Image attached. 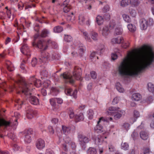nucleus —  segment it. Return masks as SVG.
Segmentation results:
<instances>
[{"mask_svg":"<svg viewBox=\"0 0 154 154\" xmlns=\"http://www.w3.org/2000/svg\"><path fill=\"white\" fill-rule=\"evenodd\" d=\"M75 119L77 121H79L83 120L84 117L83 114L80 113L78 115L75 116Z\"/></svg>","mask_w":154,"mask_h":154,"instance_id":"obj_28","label":"nucleus"},{"mask_svg":"<svg viewBox=\"0 0 154 154\" xmlns=\"http://www.w3.org/2000/svg\"><path fill=\"white\" fill-rule=\"evenodd\" d=\"M78 138L81 144L88 143L89 140L88 138L82 134L79 135Z\"/></svg>","mask_w":154,"mask_h":154,"instance_id":"obj_5","label":"nucleus"},{"mask_svg":"<svg viewBox=\"0 0 154 154\" xmlns=\"http://www.w3.org/2000/svg\"><path fill=\"white\" fill-rule=\"evenodd\" d=\"M140 3V2L136 0H131L130 4L134 6H137Z\"/></svg>","mask_w":154,"mask_h":154,"instance_id":"obj_41","label":"nucleus"},{"mask_svg":"<svg viewBox=\"0 0 154 154\" xmlns=\"http://www.w3.org/2000/svg\"><path fill=\"white\" fill-rule=\"evenodd\" d=\"M49 32L47 30L44 29L42 31L41 36L42 37H45L47 36Z\"/></svg>","mask_w":154,"mask_h":154,"instance_id":"obj_33","label":"nucleus"},{"mask_svg":"<svg viewBox=\"0 0 154 154\" xmlns=\"http://www.w3.org/2000/svg\"><path fill=\"white\" fill-rule=\"evenodd\" d=\"M102 120L106 122H109L110 121L111 122L113 121V119L112 117H106L104 118L103 117H101L99 118V120L97 122V127H98L99 125V123L100 122V121Z\"/></svg>","mask_w":154,"mask_h":154,"instance_id":"obj_12","label":"nucleus"},{"mask_svg":"<svg viewBox=\"0 0 154 154\" xmlns=\"http://www.w3.org/2000/svg\"><path fill=\"white\" fill-rule=\"evenodd\" d=\"M41 93L42 95L45 96L46 95L47 92L46 90L44 89H42L41 90Z\"/></svg>","mask_w":154,"mask_h":154,"instance_id":"obj_60","label":"nucleus"},{"mask_svg":"<svg viewBox=\"0 0 154 154\" xmlns=\"http://www.w3.org/2000/svg\"><path fill=\"white\" fill-rule=\"evenodd\" d=\"M6 64L7 69L8 70L11 71L14 70V67L10 61H7L6 62Z\"/></svg>","mask_w":154,"mask_h":154,"instance_id":"obj_16","label":"nucleus"},{"mask_svg":"<svg viewBox=\"0 0 154 154\" xmlns=\"http://www.w3.org/2000/svg\"><path fill=\"white\" fill-rule=\"evenodd\" d=\"M91 78L93 79H95L97 78V75L96 72L92 71L91 72Z\"/></svg>","mask_w":154,"mask_h":154,"instance_id":"obj_47","label":"nucleus"},{"mask_svg":"<svg viewBox=\"0 0 154 154\" xmlns=\"http://www.w3.org/2000/svg\"><path fill=\"white\" fill-rule=\"evenodd\" d=\"M36 146L37 148L39 149L43 148L45 146L44 141L42 139H39L36 144Z\"/></svg>","mask_w":154,"mask_h":154,"instance_id":"obj_10","label":"nucleus"},{"mask_svg":"<svg viewBox=\"0 0 154 154\" xmlns=\"http://www.w3.org/2000/svg\"><path fill=\"white\" fill-rule=\"evenodd\" d=\"M128 28L130 31L133 32L136 30V27L135 25L130 23L128 24Z\"/></svg>","mask_w":154,"mask_h":154,"instance_id":"obj_24","label":"nucleus"},{"mask_svg":"<svg viewBox=\"0 0 154 154\" xmlns=\"http://www.w3.org/2000/svg\"><path fill=\"white\" fill-rule=\"evenodd\" d=\"M154 54L151 50L137 54L134 51L129 52L118 67L122 75H134L147 68L153 61Z\"/></svg>","mask_w":154,"mask_h":154,"instance_id":"obj_1","label":"nucleus"},{"mask_svg":"<svg viewBox=\"0 0 154 154\" xmlns=\"http://www.w3.org/2000/svg\"><path fill=\"white\" fill-rule=\"evenodd\" d=\"M119 109V107H110L108 109V110L106 112V113L108 115H112V112L116 111Z\"/></svg>","mask_w":154,"mask_h":154,"instance_id":"obj_11","label":"nucleus"},{"mask_svg":"<svg viewBox=\"0 0 154 154\" xmlns=\"http://www.w3.org/2000/svg\"><path fill=\"white\" fill-rule=\"evenodd\" d=\"M140 26L142 29H145L147 26V21L144 18L141 19L140 20Z\"/></svg>","mask_w":154,"mask_h":154,"instance_id":"obj_7","label":"nucleus"},{"mask_svg":"<svg viewBox=\"0 0 154 154\" xmlns=\"http://www.w3.org/2000/svg\"><path fill=\"white\" fill-rule=\"evenodd\" d=\"M52 122L54 125H56L58 123V119H57L54 118L51 120Z\"/></svg>","mask_w":154,"mask_h":154,"instance_id":"obj_52","label":"nucleus"},{"mask_svg":"<svg viewBox=\"0 0 154 154\" xmlns=\"http://www.w3.org/2000/svg\"><path fill=\"white\" fill-rule=\"evenodd\" d=\"M34 83L35 85L37 87H39L41 85V82L39 80H36L34 79Z\"/></svg>","mask_w":154,"mask_h":154,"instance_id":"obj_38","label":"nucleus"},{"mask_svg":"<svg viewBox=\"0 0 154 154\" xmlns=\"http://www.w3.org/2000/svg\"><path fill=\"white\" fill-rule=\"evenodd\" d=\"M131 2V0H122L121 2V6L125 7L130 4Z\"/></svg>","mask_w":154,"mask_h":154,"instance_id":"obj_19","label":"nucleus"},{"mask_svg":"<svg viewBox=\"0 0 154 154\" xmlns=\"http://www.w3.org/2000/svg\"><path fill=\"white\" fill-rule=\"evenodd\" d=\"M65 92L66 94L69 95H71L72 91L71 89L69 88H67L66 89L65 91Z\"/></svg>","mask_w":154,"mask_h":154,"instance_id":"obj_45","label":"nucleus"},{"mask_svg":"<svg viewBox=\"0 0 154 154\" xmlns=\"http://www.w3.org/2000/svg\"><path fill=\"white\" fill-rule=\"evenodd\" d=\"M94 112L93 110H89L88 112V117L90 119H92L93 118Z\"/></svg>","mask_w":154,"mask_h":154,"instance_id":"obj_44","label":"nucleus"},{"mask_svg":"<svg viewBox=\"0 0 154 154\" xmlns=\"http://www.w3.org/2000/svg\"><path fill=\"white\" fill-rule=\"evenodd\" d=\"M63 30L62 27L60 26H57L55 27L54 28V31L56 33H59L61 32Z\"/></svg>","mask_w":154,"mask_h":154,"instance_id":"obj_26","label":"nucleus"},{"mask_svg":"<svg viewBox=\"0 0 154 154\" xmlns=\"http://www.w3.org/2000/svg\"><path fill=\"white\" fill-rule=\"evenodd\" d=\"M19 76L20 78V79L18 78V82L21 85V87L22 93L26 95L30 94L29 89L30 84L26 83L21 77L19 75Z\"/></svg>","mask_w":154,"mask_h":154,"instance_id":"obj_3","label":"nucleus"},{"mask_svg":"<svg viewBox=\"0 0 154 154\" xmlns=\"http://www.w3.org/2000/svg\"><path fill=\"white\" fill-rule=\"evenodd\" d=\"M117 89L120 92H123L124 91V89L120 84L118 83L116 86Z\"/></svg>","mask_w":154,"mask_h":154,"instance_id":"obj_35","label":"nucleus"},{"mask_svg":"<svg viewBox=\"0 0 154 154\" xmlns=\"http://www.w3.org/2000/svg\"><path fill=\"white\" fill-rule=\"evenodd\" d=\"M16 102L17 103H18L20 105H21L23 104V102L21 101H20V99H17L16 101Z\"/></svg>","mask_w":154,"mask_h":154,"instance_id":"obj_63","label":"nucleus"},{"mask_svg":"<svg viewBox=\"0 0 154 154\" xmlns=\"http://www.w3.org/2000/svg\"><path fill=\"white\" fill-rule=\"evenodd\" d=\"M81 68H79L78 67H76L74 69L73 76H70L69 74L66 72L61 74L60 76L61 78H63L64 79H68L70 83H73L74 82V78H75L77 80L81 79Z\"/></svg>","mask_w":154,"mask_h":154,"instance_id":"obj_2","label":"nucleus"},{"mask_svg":"<svg viewBox=\"0 0 154 154\" xmlns=\"http://www.w3.org/2000/svg\"><path fill=\"white\" fill-rule=\"evenodd\" d=\"M79 22L80 24H82L84 23L85 18L84 16L82 15H80L79 16Z\"/></svg>","mask_w":154,"mask_h":154,"instance_id":"obj_32","label":"nucleus"},{"mask_svg":"<svg viewBox=\"0 0 154 154\" xmlns=\"http://www.w3.org/2000/svg\"><path fill=\"white\" fill-rule=\"evenodd\" d=\"M37 46L38 48L44 50L46 49L47 48L46 42L45 41L42 42L41 41H38Z\"/></svg>","mask_w":154,"mask_h":154,"instance_id":"obj_8","label":"nucleus"},{"mask_svg":"<svg viewBox=\"0 0 154 154\" xmlns=\"http://www.w3.org/2000/svg\"><path fill=\"white\" fill-rule=\"evenodd\" d=\"M48 82H49V81H45L43 85L45 88H47L48 87L49 85H50V84Z\"/></svg>","mask_w":154,"mask_h":154,"instance_id":"obj_55","label":"nucleus"},{"mask_svg":"<svg viewBox=\"0 0 154 154\" xmlns=\"http://www.w3.org/2000/svg\"><path fill=\"white\" fill-rule=\"evenodd\" d=\"M31 63L32 66H35L37 63V60L36 58H33L32 61Z\"/></svg>","mask_w":154,"mask_h":154,"instance_id":"obj_49","label":"nucleus"},{"mask_svg":"<svg viewBox=\"0 0 154 154\" xmlns=\"http://www.w3.org/2000/svg\"><path fill=\"white\" fill-rule=\"evenodd\" d=\"M119 100L118 98L116 97L112 101V104H117L118 103V101Z\"/></svg>","mask_w":154,"mask_h":154,"instance_id":"obj_58","label":"nucleus"},{"mask_svg":"<svg viewBox=\"0 0 154 154\" xmlns=\"http://www.w3.org/2000/svg\"><path fill=\"white\" fill-rule=\"evenodd\" d=\"M56 99H50V103L51 105L53 106H54L56 105V102L55 101L56 100H55Z\"/></svg>","mask_w":154,"mask_h":154,"instance_id":"obj_50","label":"nucleus"},{"mask_svg":"<svg viewBox=\"0 0 154 154\" xmlns=\"http://www.w3.org/2000/svg\"><path fill=\"white\" fill-rule=\"evenodd\" d=\"M109 10V8L108 6H106L103 8V11L104 12H106Z\"/></svg>","mask_w":154,"mask_h":154,"instance_id":"obj_62","label":"nucleus"},{"mask_svg":"<svg viewBox=\"0 0 154 154\" xmlns=\"http://www.w3.org/2000/svg\"><path fill=\"white\" fill-rule=\"evenodd\" d=\"M48 129H49V131L51 134H54V131L52 127L49 126L48 127Z\"/></svg>","mask_w":154,"mask_h":154,"instance_id":"obj_59","label":"nucleus"},{"mask_svg":"<svg viewBox=\"0 0 154 154\" xmlns=\"http://www.w3.org/2000/svg\"><path fill=\"white\" fill-rule=\"evenodd\" d=\"M129 45L130 43L127 42L124 43L123 47L124 48H126L129 46Z\"/></svg>","mask_w":154,"mask_h":154,"instance_id":"obj_54","label":"nucleus"},{"mask_svg":"<svg viewBox=\"0 0 154 154\" xmlns=\"http://www.w3.org/2000/svg\"><path fill=\"white\" fill-rule=\"evenodd\" d=\"M64 39L66 42H70L72 41V38L70 35H65Z\"/></svg>","mask_w":154,"mask_h":154,"instance_id":"obj_40","label":"nucleus"},{"mask_svg":"<svg viewBox=\"0 0 154 154\" xmlns=\"http://www.w3.org/2000/svg\"><path fill=\"white\" fill-rule=\"evenodd\" d=\"M25 140V141L27 143L31 142V138L30 134H28L26 135Z\"/></svg>","mask_w":154,"mask_h":154,"instance_id":"obj_36","label":"nucleus"},{"mask_svg":"<svg viewBox=\"0 0 154 154\" xmlns=\"http://www.w3.org/2000/svg\"><path fill=\"white\" fill-rule=\"evenodd\" d=\"M112 59L113 60H115L117 58V56L116 54H112Z\"/></svg>","mask_w":154,"mask_h":154,"instance_id":"obj_57","label":"nucleus"},{"mask_svg":"<svg viewBox=\"0 0 154 154\" xmlns=\"http://www.w3.org/2000/svg\"><path fill=\"white\" fill-rule=\"evenodd\" d=\"M134 116L136 118H138L139 117L140 115L139 112L135 110L134 112Z\"/></svg>","mask_w":154,"mask_h":154,"instance_id":"obj_53","label":"nucleus"},{"mask_svg":"<svg viewBox=\"0 0 154 154\" xmlns=\"http://www.w3.org/2000/svg\"><path fill=\"white\" fill-rule=\"evenodd\" d=\"M62 129L63 132L66 134H68L70 132L71 128L70 127L62 126Z\"/></svg>","mask_w":154,"mask_h":154,"instance_id":"obj_21","label":"nucleus"},{"mask_svg":"<svg viewBox=\"0 0 154 154\" xmlns=\"http://www.w3.org/2000/svg\"><path fill=\"white\" fill-rule=\"evenodd\" d=\"M96 55V53L95 52H92L91 53V54L90 55V58L91 59H93L94 58H97V59H98V57H96L95 56Z\"/></svg>","mask_w":154,"mask_h":154,"instance_id":"obj_51","label":"nucleus"},{"mask_svg":"<svg viewBox=\"0 0 154 154\" xmlns=\"http://www.w3.org/2000/svg\"><path fill=\"white\" fill-rule=\"evenodd\" d=\"M21 51L23 54H25L27 55H30L29 54L30 51L29 48L26 45H23L21 49Z\"/></svg>","mask_w":154,"mask_h":154,"instance_id":"obj_9","label":"nucleus"},{"mask_svg":"<svg viewBox=\"0 0 154 154\" xmlns=\"http://www.w3.org/2000/svg\"><path fill=\"white\" fill-rule=\"evenodd\" d=\"M141 98V95L138 93L134 94L132 96V99L134 101H138Z\"/></svg>","mask_w":154,"mask_h":154,"instance_id":"obj_14","label":"nucleus"},{"mask_svg":"<svg viewBox=\"0 0 154 154\" xmlns=\"http://www.w3.org/2000/svg\"><path fill=\"white\" fill-rule=\"evenodd\" d=\"M30 101L31 103L34 105H37L39 103L38 99L35 97L31 96L30 97Z\"/></svg>","mask_w":154,"mask_h":154,"instance_id":"obj_13","label":"nucleus"},{"mask_svg":"<svg viewBox=\"0 0 154 154\" xmlns=\"http://www.w3.org/2000/svg\"><path fill=\"white\" fill-rule=\"evenodd\" d=\"M96 21L99 25H101L103 22V19L101 16L98 15L97 16L96 19Z\"/></svg>","mask_w":154,"mask_h":154,"instance_id":"obj_22","label":"nucleus"},{"mask_svg":"<svg viewBox=\"0 0 154 154\" xmlns=\"http://www.w3.org/2000/svg\"><path fill=\"white\" fill-rule=\"evenodd\" d=\"M109 32V29L107 26H106L103 28L102 30V34L103 35L105 36L107 35Z\"/></svg>","mask_w":154,"mask_h":154,"instance_id":"obj_23","label":"nucleus"},{"mask_svg":"<svg viewBox=\"0 0 154 154\" xmlns=\"http://www.w3.org/2000/svg\"><path fill=\"white\" fill-rule=\"evenodd\" d=\"M88 152L89 154H96L97 153L96 149L93 148H90L88 150Z\"/></svg>","mask_w":154,"mask_h":154,"instance_id":"obj_39","label":"nucleus"},{"mask_svg":"<svg viewBox=\"0 0 154 154\" xmlns=\"http://www.w3.org/2000/svg\"><path fill=\"white\" fill-rule=\"evenodd\" d=\"M49 57V54L48 53L43 54L42 55V59L41 58L40 59H42L43 62L47 60Z\"/></svg>","mask_w":154,"mask_h":154,"instance_id":"obj_31","label":"nucleus"},{"mask_svg":"<svg viewBox=\"0 0 154 154\" xmlns=\"http://www.w3.org/2000/svg\"><path fill=\"white\" fill-rule=\"evenodd\" d=\"M83 34L85 36V38L86 40L88 42H91L92 41L91 39L89 37L88 33L86 32H83Z\"/></svg>","mask_w":154,"mask_h":154,"instance_id":"obj_30","label":"nucleus"},{"mask_svg":"<svg viewBox=\"0 0 154 154\" xmlns=\"http://www.w3.org/2000/svg\"><path fill=\"white\" fill-rule=\"evenodd\" d=\"M69 0H66L62 4V6L63 7V11L65 13H67L71 8L70 5L69 4Z\"/></svg>","mask_w":154,"mask_h":154,"instance_id":"obj_4","label":"nucleus"},{"mask_svg":"<svg viewBox=\"0 0 154 154\" xmlns=\"http://www.w3.org/2000/svg\"><path fill=\"white\" fill-rule=\"evenodd\" d=\"M56 101L57 102V103L61 104L63 102V100L60 98H57L56 99Z\"/></svg>","mask_w":154,"mask_h":154,"instance_id":"obj_56","label":"nucleus"},{"mask_svg":"<svg viewBox=\"0 0 154 154\" xmlns=\"http://www.w3.org/2000/svg\"><path fill=\"white\" fill-rule=\"evenodd\" d=\"M69 142H66L65 143H63V149L66 151H67L68 149Z\"/></svg>","mask_w":154,"mask_h":154,"instance_id":"obj_46","label":"nucleus"},{"mask_svg":"<svg viewBox=\"0 0 154 154\" xmlns=\"http://www.w3.org/2000/svg\"><path fill=\"white\" fill-rule=\"evenodd\" d=\"M116 25L115 22L113 20L111 21L109 24V28L110 29H112Z\"/></svg>","mask_w":154,"mask_h":154,"instance_id":"obj_43","label":"nucleus"},{"mask_svg":"<svg viewBox=\"0 0 154 154\" xmlns=\"http://www.w3.org/2000/svg\"><path fill=\"white\" fill-rule=\"evenodd\" d=\"M129 13L131 16L133 17H135L137 15V12L134 9H130L129 10Z\"/></svg>","mask_w":154,"mask_h":154,"instance_id":"obj_34","label":"nucleus"},{"mask_svg":"<svg viewBox=\"0 0 154 154\" xmlns=\"http://www.w3.org/2000/svg\"><path fill=\"white\" fill-rule=\"evenodd\" d=\"M85 48L84 47H81L79 48V53L80 54H83L85 51Z\"/></svg>","mask_w":154,"mask_h":154,"instance_id":"obj_48","label":"nucleus"},{"mask_svg":"<svg viewBox=\"0 0 154 154\" xmlns=\"http://www.w3.org/2000/svg\"><path fill=\"white\" fill-rule=\"evenodd\" d=\"M140 137L143 140H146L148 138V136L146 132L142 131L140 132Z\"/></svg>","mask_w":154,"mask_h":154,"instance_id":"obj_18","label":"nucleus"},{"mask_svg":"<svg viewBox=\"0 0 154 154\" xmlns=\"http://www.w3.org/2000/svg\"><path fill=\"white\" fill-rule=\"evenodd\" d=\"M91 37L92 39L94 40H96L97 38V34L95 32H92L91 33Z\"/></svg>","mask_w":154,"mask_h":154,"instance_id":"obj_42","label":"nucleus"},{"mask_svg":"<svg viewBox=\"0 0 154 154\" xmlns=\"http://www.w3.org/2000/svg\"><path fill=\"white\" fill-rule=\"evenodd\" d=\"M35 113L34 111L31 109L28 110L27 112L26 116L29 119H31L32 118Z\"/></svg>","mask_w":154,"mask_h":154,"instance_id":"obj_15","label":"nucleus"},{"mask_svg":"<svg viewBox=\"0 0 154 154\" xmlns=\"http://www.w3.org/2000/svg\"><path fill=\"white\" fill-rule=\"evenodd\" d=\"M10 122L8 121H6L3 119H0V127L2 125L6 126L10 125Z\"/></svg>","mask_w":154,"mask_h":154,"instance_id":"obj_17","label":"nucleus"},{"mask_svg":"<svg viewBox=\"0 0 154 154\" xmlns=\"http://www.w3.org/2000/svg\"><path fill=\"white\" fill-rule=\"evenodd\" d=\"M122 30L119 27H117L115 29V33L116 35H121L122 33Z\"/></svg>","mask_w":154,"mask_h":154,"instance_id":"obj_29","label":"nucleus"},{"mask_svg":"<svg viewBox=\"0 0 154 154\" xmlns=\"http://www.w3.org/2000/svg\"><path fill=\"white\" fill-rule=\"evenodd\" d=\"M148 89L150 92H153L154 91V86L152 83H149L148 84Z\"/></svg>","mask_w":154,"mask_h":154,"instance_id":"obj_37","label":"nucleus"},{"mask_svg":"<svg viewBox=\"0 0 154 154\" xmlns=\"http://www.w3.org/2000/svg\"><path fill=\"white\" fill-rule=\"evenodd\" d=\"M124 39L122 37H118L117 38H114L112 39L111 42L112 44L122 43L123 42Z\"/></svg>","mask_w":154,"mask_h":154,"instance_id":"obj_6","label":"nucleus"},{"mask_svg":"<svg viewBox=\"0 0 154 154\" xmlns=\"http://www.w3.org/2000/svg\"><path fill=\"white\" fill-rule=\"evenodd\" d=\"M124 114V112L123 111H120L114 116V118L116 119H119Z\"/></svg>","mask_w":154,"mask_h":154,"instance_id":"obj_20","label":"nucleus"},{"mask_svg":"<svg viewBox=\"0 0 154 154\" xmlns=\"http://www.w3.org/2000/svg\"><path fill=\"white\" fill-rule=\"evenodd\" d=\"M11 41V39L9 37H8L6 38L5 40V43L6 44H7L9 42H10Z\"/></svg>","mask_w":154,"mask_h":154,"instance_id":"obj_64","label":"nucleus"},{"mask_svg":"<svg viewBox=\"0 0 154 154\" xmlns=\"http://www.w3.org/2000/svg\"><path fill=\"white\" fill-rule=\"evenodd\" d=\"M69 117L71 119H72L75 118L74 113L73 111L71 112L69 114Z\"/></svg>","mask_w":154,"mask_h":154,"instance_id":"obj_61","label":"nucleus"},{"mask_svg":"<svg viewBox=\"0 0 154 154\" xmlns=\"http://www.w3.org/2000/svg\"><path fill=\"white\" fill-rule=\"evenodd\" d=\"M122 17L124 20L128 23L130 22L131 21V19L128 15L126 14H123L122 15Z\"/></svg>","mask_w":154,"mask_h":154,"instance_id":"obj_25","label":"nucleus"},{"mask_svg":"<svg viewBox=\"0 0 154 154\" xmlns=\"http://www.w3.org/2000/svg\"><path fill=\"white\" fill-rule=\"evenodd\" d=\"M121 148L124 150L128 149L129 148V145L126 142H122L121 144Z\"/></svg>","mask_w":154,"mask_h":154,"instance_id":"obj_27","label":"nucleus"}]
</instances>
